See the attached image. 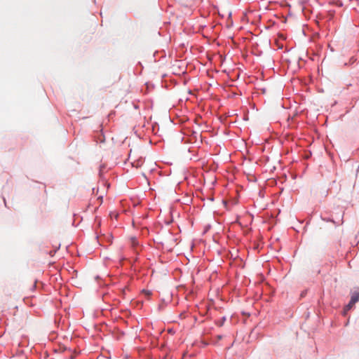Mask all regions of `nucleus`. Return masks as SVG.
<instances>
[{
    "label": "nucleus",
    "instance_id": "obj_1",
    "mask_svg": "<svg viewBox=\"0 0 359 359\" xmlns=\"http://www.w3.org/2000/svg\"><path fill=\"white\" fill-rule=\"evenodd\" d=\"M323 219L326 222H332L337 225H339L343 223V216L341 215L337 219V221L330 217H323Z\"/></svg>",
    "mask_w": 359,
    "mask_h": 359
},
{
    "label": "nucleus",
    "instance_id": "obj_3",
    "mask_svg": "<svg viewBox=\"0 0 359 359\" xmlns=\"http://www.w3.org/2000/svg\"><path fill=\"white\" fill-rule=\"evenodd\" d=\"M225 320H226V317L223 316L219 320H218L217 322V325L219 327H222L224 325Z\"/></svg>",
    "mask_w": 359,
    "mask_h": 359
},
{
    "label": "nucleus",
    "instance_id": "obj_4",
    "mask_svg": "<svg viewBox=\"0 0 359 359\" xmlns=\"http://www.w3.org/2000/svg\"><path fill=\"white\" fill-rule=\"evenodd\" d=\"M353 304H350V302H348V304L346 305V308L347 309H351L352 308Z\"/></svg>",
    "mask_w": 359,
    "mask_h": 359
},
{
    "label": "nucleus",
    "instance_id": "obj_6",
    "mask_svg": "<svg viewBox=\"0 0 359 359\" xmlns=\"http://www.w3.org/2000/svg\"><path fill=\"white\" fill-rule=\"evenodd\" d=\"M305 292H302V294H301V296H302V297L304 296Z\"/></svg>",
    "mask_w": 359,
    "mask_h": 359
},
{
    "label": "nucleus",
    "instance_id": "obj_2",
    "mask_svg": "<svg viewBox=\"0 0 359 359\" xmlns=\"http://www.w3.org/2000/svg\"><path fill=\"white\" fill-rule=\"evenodd\" d=\"M359 301V292H354L352 294L350 304H355Z\"/></svg>",
    "mask_w": 359,
    "mask_h": 359
},
{
    "label": "nucleus",
    "instance_id": "obj_5",
    "mask_svg": "<svg viewBox=\"0 0 359 359\" xmlns=\"http://www.w3.org/2000/svg\"><path fill=\"white\" fill-rule=\"evenodd\" d=\"M222 337H223V336H222V335H220V334L217 336V339H218V340L222 339Z\"/></svg>",
    "mask_w": 359,
    "mask_h": 359
}]
</instances>
